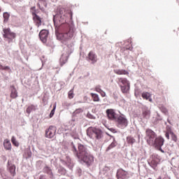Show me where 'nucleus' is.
I'll use <instances>...</instances> for the list:
<instances>
[{
	"label": "nucleus",
	"instance_id": "obj_2",
	"mask_svg": "<svg viewBox=\"0 0 179 179\" xmlns=\"http://www.w3.org/2000/svg\"><path fill=\"white\" fill-rule=\"evenodd\" d=\"M71 150L73 152L74 156L77 157L78 161L83 164H87V166H92L93 164V162H94V159L92 155H90V151L87 150V147L78 144V151L76 149V146L73 143H71Z\"/></svg>",
	"mask_w": 179,
	"mask_h": 179
},
{
	"label": "nucleus",
	"instance_id": "obj_49",
	"mask_svg": "<svg viewBox=\"0 0 179 179\" xmlns=\"http://www.w3.org/2000/svg\"><path fill=\"white\" fill-rule=\"evenodd\" d=\"M68 106H71V104L69 103Z\"/></svg>",
	"mask_w": 179,
	"mask_h": 179
},
{
	"label": "nucleus",
	"instance_id": "obj_47",
	"mask_svg": "<svg viewBox=\"0 0 179 179\" xmlns=\"http://www.w3.org/2000/svg\"><path fill=\"white\" fill-rule=\"evenodd\" d=\"M167 122L169 123V124H171V122H170V120H167Z\"/></svg>",
	"mask_w": 179,
	"mask_h": 179
},
{
	"label": "nucleus",
	"instance_id": "obj_44",
	"mask_svg": "<svg viewBox=\"0 0 179 179\" xmlns=\"http://www.w3.org/2000/svg\"><path fill=\"white\" fill-rule=\"evenodd\" d=\"M109 131H110L113 132V134L117 133V131H115L114 128H110V129H109Z\"/></svg>",
	"mask_w": 179,
	"mask_h": 179
},
{
	"label": "nucleus",
	"instance_id": "obj_12",
	"mask_svg": "<svg viewBox=\"0 0 179 179\" xmlns=\"http://www.w3.org/2000/svg\"><path fill=\"white\" fill-rule=\"evenodd\" d=\"M142 115L143 118H145V120H149L150 118V110H149L148 107H142Z\"/></svg>",
	"mask_w": 179,
	"mask_h": 179
},
{
	"label": "nucleus",
	"instance_id": "obj_28",
	"mask_svg": "<svg viewBox=\"0 0 179 179\" xmlns=\"http://www.w3.org/2000/svg\"><path fill=\"white\" fill-rule=\"evenodd\" d=\"M91 96H92L94 101H100V98L99 97V94H94V93H91Z\"/></svg>",
	"mask_w": 179,
	"mask_h": 179
},
{
	"label": "nucleus",
	"instance_id": "obj_40",
	"mask_svg": "<svg viewBox=\"0 0 179 179\" xmlns=\"http://www.w3.org/2000/svg\"><path fill=\"white\" fill-rule=\"evenodd\" d=\"M157 121H162V120H163V118H162V117L160 116V114L157 113Z\"/></svg>",
	"mask_w": 179,
	"mask_h": 179
},
{
	"label": "nucleus",
	"instance_id": "obj_17",
	"mask_svg": "<svg viewBox=\"0 0 179 179\" xmlns=\"http://www.w3.org/2000/svg\"><path fill=\"white\" fill-rule=\"evenodd\" d=\"M8 170L13 177H15L16 173V166L14 164H10L9 161L8 162Z\"/></svg>",
	"mask_w": 179,
	"mask_h": 179
},
{
	"label": "nucleus",
	"instance_id": "obj_35",
	"mask_svg": "<svg viewBox=\"0 0 179 179\" xmlns=\"http://www.w3.org/2000/svg\"><path fill=\"white\" fill-rule=\"evenodd\" d=\"M57 108L56 106H54L53 109L51 110L50 113V118H52L54 117V114H55V108Z\"/></svg>",
	"mask_w": 179,
	"mask_h": 179
},
{
	"label": "nucleus",
	"instance_id": "obj_29",
	"mask_svg": "<svg viewBox=\"0 0 179 179\" xmlns=\"http://www.w3.org/2000/svg\"><path fill=\"white\" fill-rule=\"evenodd\" d=\"M170 135L171 136L172 141L174 142H177V136L174 134V132L171 131V129H169Z\"/></svg>",
	"mask_w": 179,
	"mask_h": 179
},
{
	"label": "nucleus",
	"instance_id": "obj_18",
	"mask_svg": "<svg viewBox=\"0 0 179 179\" xmlns=\"http://www.w3.org/2000/svg\"><path fill=\"white\" fill-rule=\"evenodd\" d=\"M3 146L6 150H10L12 149V144H10V141H9L5 140Z\"/></svg>",
	"mask_w": 179,
	"mask_h": 179
},
{
	"label": "nucleus",
	"instance_id": "obj_32",
	"mask_svg": "<svg viewBox=\"0 0 179 179\" xmlns=\"http://www.w3.org/2000/svg\"><path fill=\"white\" fill-rule=\"evenodd\" d=\"M11 142L15 146H19V143L16 141V138H15V136L11 138Z\"/></svg>",
	"mask_w": 179,
	"mask_h": 179
},
{
	"label": "nucleus",
	"instance_id": "obj_15",
	"mask_svg": "<svg viewBox=\"0 0 179 179\" xmlns=\"http://www.w3.org/2000/svg\"><path fill=\"white\" fill-rule=\"evenodd\" d=\"M108 136H111V138H113V141L106 148V152H109V150H111V149H114V148H115V146H117V145H118V143L115 141V138L114 136H110L109 134H108Z\"/></svg>",
	"mask_w": 179,
	"mask_h": 179
},
{
	"label": "nucleus",
	"instance_id": "obj_6",
	"mask_svg": "<svg viewBox=\"0 0 179 179\" xmlns=\"http://www.w3.org/2000/svg\"><path fill=\"white\" fill-rule=\"evenodd\" d=\"M116 178L117 179H128L129 178V173H128V171L120 168L117 171Z\"/></svg>",
	"mask_w": 179,
	"mask_h": 179
},
{
	"label": "nucleus",
	"instance_id": "obj_5",
	"mask_svg": "<svg viewBox=\"0 0 179 179\" xmlns=\"http://www.w3.org/2000/svg\"><path fill=\"white\" fill-rule=\"evenodd\" d=\"M145 134H146L147 142L148 145H152L156 140V138L157 137V134H156L155 132L150 129H148L145 131Z\"/></svg>",
	"mask_w": 179,
	"mask_h": 179
},
{
	"label": "nucleus",
	"instance_id": "obj_36",
	"mask_svg": "<svg viewBox=\"0 0 179 179\" xmlns=\"http://www.w3.org/2000/svg\"><path fill=\"white\" fill-rule=\"evenodd\" d=\"M87 118H90V120H96V117H94L93 115H92V113H88L87 114Z\"/></svg>",
	"mask_w": 179,
	"mask_h": 179
},
{
	"label": "nucleus",
	"instance_id": "obj_41",
	"mask_svg": "<svg viewBox=\"0 0 179 179\" xmlns=\"http://www.w3.org/2000/svg\"><path fill=\"white\" fill-rule=\"evenodd\" d=\"M27 156L28 157H31V151L30 150H27Z\"/></svg>",
	"mask_w": 179,
	"mask_h": 179
},
{
	"label": "nucleus",
	"instance_id": "obj_19",
	"mask_svg": "<svg viewBox=\"0 0 179 179\" xmlns=\"http://www.w3.org/2000/svg\"><path fill=\"white\" fill-rule=\"evenodd\" d=\"M117 80L119 82V83H122V86H125L127 85H129V81H128V80H127V78H117Z\"/></svg>",
	"mask_w": 179,
	"mask_h": 179
},
{
	"label": "nucleus",
	"instance_id": "obj_34",
	"mask_svg": "<svg viewBox=\"0 0 179 179\" xmlns=\"http://www.w3.org/2000/svg\"><path fill=\"white\" fill-rule=\"evenodd\" d=\"M80 113H83V108H78L73 112V115H76V114H80Z\"/></svg>",
	"mask_w": 179,
	"mask_h": 179
},
{
	"label": "nucleus",
	"instance_id": "obj_21",
	"mask_svg": "<svg viewBox=\"0 0 179 179\" xmlns=\"http://www.w3.org/2000/svg\"><path fill=\"white\" fill-rule=\"evenodd\" d=\"M148 164L149 166H150V167L154 169V170H156V168L157 167V164H159V163L156 159H152L150 162H148Z\"/></svg>",
	"mask_w": 179,
	"mask_h": 179
},
{
	"label": "nucleus",
	"instance_id": "obj_26",
	"mask_svg": "<svg viewBox=\"0 0 179 179\" xmlns=\"http://www.w3.org/2000/svg\"><path fill=\"white\" fill-rule=\"evenodd\" d=\"M34 110H36V106L34 105H31V106H28L26 112L27 113V114H30V113H31V111H34Z\"/></svg>",
	"mask_w": 179,
	"mask_h": 179
},
{
	"label": "nucleus",
	"instance_id": "obj_11",
	"mask_svg": "<svg viewBox=\"0 0 179 179\" xmlns=\"http://www.w3.org/2000/svg\"><path fill=\"white\" fill-rule=\"evenodd\" d=\"M106 114L109 120H111L112 121H117V118L118 117L117 116V113L114 109H107Z\"/></svg>",
	"mask_w": 179,
	"mask_h": 179
},
{
	"label": "nucleus",
	"instance_id": "obj_10",
	"mask_svg": "<svg viewBox=\"0 0 179 179\" xmlns=\"http://www.w3.org/2000/svg\"><path fill=\"white\" fill-rule=\"evenodd\" d=\"M48 34L50 32L47 29H42L39 33V38L42 43H47V38H48Z\"/></svg>",
	"mask_w": 179,
	"mask_h": 179
},
{
	"label": "nucleus",
	"instance_id": "obj_33",
	"mask_svg": "<svg viewBox=\"0 0 179 179\" xmlns=\"http://www.w3.org/2000/svg\"><path fill=\"white\" fill-rule=\"evenodd\" d=\"M3 16L4 17V22H7V20H9L10 15L8 13H4L3 14Z\"/></svg>",
	"mask_w": 179,
	"mask_h": 179
},
{
	"label": "nucleus",
	"instance_id": "obj_13",
	"mask_svg": "<svg viewBox=\"0 0 179 179\" xmlns=\"http://www.w3.org/2000/svg\"><path fill=\"white\" fill-rule=\"evenodd\" d=\"M87 61H91L92 64L97 62V55L93 51H90L87 57Z\"/></svg>",
	"mask_w": 179,
	"mask_h": 179
},
{
	"label": "nucleus",
	"instance_id": "obj_51",
	"mask_svg": "<svg viewBox=\"0 0 179 179\" xmlns=\"http://www.w3.org/2000/svg\"><path fill=\"white\" fill-rule=\"evenodd\" d=\"M149 179H152V178H149Z\"/></svg>",
	"mask_w": 179,
	"mask_h": 179
},
{
	"label": "nucleus",
	"instance_id": "obj_14",
	"mask_svg": "<svg viewBox=\"0 0 179 179\" xmlns=\"http://www.w3.org/2000/svg\"><path fill=\"white\" fill-rule=\"evenodd\" d=\"M32 16L33 20L34 23H36V26H37V27H40V26H41V17L35 13H32Z\"/></svg>",
	"mask_w": 179,
	"mask_h": 179
},
{
	"label": "nucleus",
	"instance_id": "obj_7",
	"mask_svg": "<svg viewBox=\"0 0 179 179\" xmlns=\"http://www.w3.org/2000/svg\"><path fill=\"white\" fill-rule=\"evenodd\" d=\"M116 121L119 128H127L128 127V120L124 116H119L117 117Z\"/></svg>",
	"mask_w": 179,
	"mask_h": 179
},
{
	"label": "nucleus",
	"instance_id": "obj_31",
	"mask_svg": "<svg viewBox=\"0 0 179 179\" xmlns=\"http://www.w3.org/2000/svg\"><path fill=\"white\" fill-rule=\"evenodd\" d=\"M0 71H10V67L9 66H3L0 64Z\"/></svg>",
	"mask_w": 179,
	"mask_h": 179
},
{
	"label": "nucleus",
	"instance_id": "obj_23",
	"mask_svg": "<svg viewBox=\"0 0 179 179\" xmlns=\"http://www.w3.org/2000/svg\"><path fill=\"white\" fill-rule=\"evenodd\" d=\"M127 142L129 145H134L136 142V140H135V138L132 136H127Z\"/></svg>",
	"mask_w": 179,
	"mask_h": 179
},
{
	"label": "nucleus",
	"instance_id": "obj_45",
	"mask_svg": "<svg viewBox=\"0 0 179 179\" xmlns=\"http://www.w3.org/2000/svg\"><path fill=\"white\" fill-rule=\"evenodd\" d=\"M37 6L39 8V9H41V6H40V3H37Z\"/></svg>",
	"mask_w": 179,
	"mask_h": 179
},
{
	"label": "nucleus",
	"instance_id": "obj_37",
	"mask_svg": "<svg viewBox=\"0 0 179 179\" xmlns=\"http://www.w3.org/2000/svg\"><path fill=\"white\" fill-rule=\"evenodd\" d=\"M95 90L96 92H97L98 93H100L103 90L101 89V85H97L96 87H95Z\"/></svg>",
	"mask_w": 179,
	"mask_h": 179
},
{
	"label": "nucleus",
	"instance_id": "obj_50",
	"mask_svg": "<svg viewBox=\"0 0 179 179\" xmlns=\"http://www.w3.org/2000/svg\"><path fill=\"white\" fill-rule=\"evenodd\" d=\"M0 12H1V8H0Z\"/></svg>",
	"mask_w": 179,
	"mask_h": 179
},
{
	"label": "nucleus",
	"instance_id": "obj_48",
	"mask_svg": "<svg viewBox=\"0 0 179 179\" xmlns=\"http://www.w3.org/2000/svg\"><path fill=\"white\" fill-rule=\"evenodd\" d=\"M149 101H152V99L149 98L148 99Z\"/></svg>",
	"mask_w": 179,
	"mask_h": 179
},
{
	"label": "nucleus",
	"instance_id": "obj_42",
	"mask_svg": "<svg viewBox=\"0 0 179 179\" xmlns=\"http://www.w3.org/2000/svg\"><path fill=\"white\" fill-rule=\"evenodd\" d=\"M100 94H101V96H102V97H106V93L104 92V91H101V92H100Z\"/></svg>",
	"mask_w": 179,
	"mask_h": 179
},
{
	"label": "nucleus",
	"instance_id": "obj_16",
	"mask_svg": "<svg viewBox=\"0 0 179 179\" xmlns=\"http://www.w3.org/2000/svg\"><path fill=\"white\" fill-rule=\"evenodd\" d=\"M10 97L11 99H16L17 97V90H16V87H14V85H11L10 87Z\"/></svg>",
	"mask_w": 179,
	"mask_h": 179
},
{
	"label": "nucleus",
	"instance_id": "obj_38",
	"mask_svg": "<svg viewBox=\"0 0 179 179\" xmlns=\"http://www.w3.org/2000/svg\"><path fill=\"white\" fill-rule=\"evenodd\" d=\"M69 99H73V90H71L69 92Z\"/></svg>",
	"mask_w": 179,
	"mask_h": 179
},
{
	"label": "nucleus",
	"instance_id": "obj_39",
	"mask_svg": "<svg viewBox=\"0 0 179 179\" xmlns=\"http://www.w3.org/2000/svg\"><path fill=\"white\" fill-rule=\"evenodd\" d=\"M165 136L167 139H170V129H169L166 132Z\"/></svg>",
	"mask_w": 179,
	"mask_h": 179
},
{
	"label": "nucleus",
	"instance_id": "obj_8",
	"mask_svg": "<svg viewBox=\"0 0 179 179\" xmlns=\"http://www.w3.org/2000/svg\"><path fill=\"white\" fill-rule=\"evenodd\" d=\"M3 31L4 38H8V40H13V38H16V34L15 32H12V31H10V28L3 29Z\"/></svg>",
	"mask_w": 179,
	"mask_h": 179
},
{
	"label": "nucleus",
	"instance_id": "obj_25",
	"mask_svg": "<svg viewBox=\"0 0 179 179\" xmlns=\"http://www.w3.org/2000/svg\"><path fill=\"white\" fill-rule=\"evenodd\" d=\"M58 173L62 176H65V174H66V169L62 166H60L58 168Z\"/></svg>",
	"mask_w": 179,
	"mask_h": 179
},
{
	"label": "nucleus",
	"instance_id": "obj_22",
	"mask_svg": "<svg viewBox=\"0 0 179 179\" xmlns=\"http://www.w3.org/2000/svg\"><path fill=\"white\" fill-rule=\"evenodd\" d=\"M120 88L122 93H128V92L129 91V84L127 85H120Z\"/></svg>",
	"mask_w": 179,
	"mask_h": 179
},
{
	"label": "nucleus",
	"instance_id": "obj_4",
	"mask_svg": "<svg viewBox=\"0 0 179 179\" xmlns=\"http://www.w3.org/2000/svg\"><path fill=\"white\" fill-rule=\"evenodd\" d=\"M163 145H164V138L162 137V136H159L151 144V146H153L154 148H155V149H157V150L162 152V153H165L163 149H162V146H163Z\"/></svg>",
	"mask_w": 179,
	"mask_h": 179
},
{
	"label": "nucleus",
	"instance_id": "obj_9",
	"mask_svg": "<svg viewBox=\"0 0 179 179\" xmlns=\"http://www.w3.org/2000/svg\"><path fill=\"white\" fill-rule=\"evenodd\" d=\"M57 132V127L54 126H50L48 129L45 130L46 138H54L55 133Z\"/></svg>",
	"mask_w": 179,
	"mask_h": 179
},
{
	"label": "nucleus",
	"instance_id": "obj_30",
	"mask_svg": "<svg viewBox=\"0 0 179 179\" xmlns=\"http://www.w3.org/2000/svg\"><path fill=\"white\" fill-rule=\"evenodd\" d=\"M141 96L143 99H145V100H149V99H150V94L149 92H143Z\"/></svg>",
	"mask_w": 179,
	"mask_h": 179
},
{
	"label": "nucleus",
	"instance_id": "obj_3",
	"mask_svg": "<svg viewBox=\"0 0 179 179\" xmlns=\"http://www.w3.org/2000/svg\"><path fill=\"white\" fill-rule=\"evenodd\" d=\"M86 132L87 136L91 139L95 138L97 141H100L101 139H103L104 136L103 130L97 127H90L87 129Z\"/></svg>",
	"mask_w": 179,
	"mask_h": 179
},
{
	"label": "nucleus",
	"instance_id": "obj_24",
	"mask_svg": "<svg viewBox=\"0 0 179 179\" xmlns=\"http://www.w3.org/2000/svg\"><path fill=\"white\" fill-rule=\"evenodd\" d=\"M159 108L160 111L163 113V114H165V115H167V114H169V111L167 110V108H166V107H164L163 105H159Z\"/></svg>",
	"mask_w": 179,
	"mask_h": 179
},
{
	"label": "nucleus",
	"instance_id": "obj_46",
	"mask_svg": "<svg viewBox=\"0 0 179 179\" xmlns=\"http://www.w3.org/2000/svg\"><path fill=\"white\" fill-rule=\"evenodd\" d=\"M40 9H41V10H42V12H44V8L42 7Z\"/></svg>",
	"mask_w": 179,
	"mask_h": 179
},
{
	"label": "nucleus",
	"instance_id": "obj_43",
	"mask_svg": "<svg viewBox=\"0 0 179 179\" xmlns=\"http://www.w3.org/2000/svg\"><path fill=\"white\" fill-rule=\"evenodd\" d=\"M31 10L32 11V13H36V6H33L31 8Z\"/></svg>",
	"mask_w": 179,
	"mask_h": 179
},
{
	"label": "nucleus",
	"instance_id": "obj_27",
	"mask_svg": "<svg viewBox=\"0 0 179 179\" xmlns=\"http://www.w3.org/2000/svg\"><path fill=\"white\" fill-rule=\"evenodd\" d=\"M62 163L63 164H71V157H66V159H61Z\"/></svg>",
	"mask_w": 179,
	"mask_h": 179
},
{
	"label": "nucleus",
	"instance_id": "obj_1",
	"mask_svg": "<svg viewBox=\"0 0 179 179\" xmlns=\"http://www.w3.org/2000/svg\"><path fill=\"white\" fill-rule=\"evenodd\" d=\"M72 11H66L64 8H59L57 13L53 16L57 38L66 45L65 48L66 51L60 57V65L62 66L68 62L69 55L71 52H73V43L68 44V41L76 36V29L73 26L66 23L68 17H70L71 20H72Z\"/></svg>",
	"mask_w": 179,
	"mask_h": 179
},
{
	"label": "nucleus",
	"instance_id": "obj_20",
	"mask_svg": "<svg viewBox=\"0 0 179 179\" xmlns=\"http://www.w3.org/2000/svg\"><path fill=\"white\" fill-rule=\"evenodd\" d=\"M114 72L117 75H128L129 73L127 71V70H124V69H116V70H114Z\"/></svg>",
	"mask_w": 179,
	"mask_h": 179
}]
</instances>
